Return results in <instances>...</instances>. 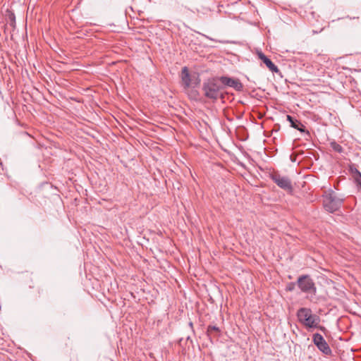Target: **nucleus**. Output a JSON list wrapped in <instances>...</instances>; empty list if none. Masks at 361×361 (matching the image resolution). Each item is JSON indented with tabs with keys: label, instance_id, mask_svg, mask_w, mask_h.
<instances>
[{
	"label": "nucleus",
	"instance_id": "obj_1",
	"mask_svg": "<svg viewBox=\"0 0 361 361\" xmlns=\"http://www.w3.org/2000/svg\"><path fill=\"white\" fill-rule=\"evenodd\" d=\"M203 94L207 99L216 101L224 97L223 84L219 77L208 79L202 85Z\"/></svg>",
	"mask_w": 361,
	"mask_h": 361
},
{
	"label": "nucleus",
	"instance_id": "obj_2",
	"mask_svg": "<svg viewBox=\"0 0 361 361\" xmlns=\"http://www.w3.org/2000/svg\"><path fill=\"white\" fill-rule=\"evenodd\" d=\"M296 315L298 322L307 329H315L319 325V317L312 314V311L310 308L300 307L297 311Z\"/></svg>",
	"mask_w": 361,
	"mask_h": 361
},
{
	"label": "nucleus",
	"instance_id": "obj_3",
	"mask_svg": "<svg viewBox=\"0 0 361 361\" xmlns=\"http://www.w3.org/2000/svg\"><path fill=\"white\" fill-rule=\"evenodd\" d=\"M343 200L338 197L336 192L329 190L326 191L323 195V205L324 209L331 213H333L341 207Z\"/></svg>",
	"mask_w": 361,
	"mask_h": 361
},
{
	"label": "nucleus",
	"instance_id": "obj_4",
	"mask_svg": "<svg viewBox=\"0 0 361 361\" xmlns=\"http://www.w3.org/2000/svg\"><path fill=\"white\" fill-rule=\"evenodd\" d=\"M297 284L302 292L305 293L316 294L317 288L309 275L300 276L297 281Z\"/></svg>",
	"mask_w": 361,
	"mask_h": 361
},
{
	"label": "nucleus",
	"instance_id": "obj_5",
	"mask_svg": "<svg viewBox=\"0 0 361 361\" xmlns=\"http://www.w3.org/2000/svg\"><path fill=\"white\" fill-rule=\"evenodd\" d=\"M271 179L281 189L291 191L293 189L290 178L287 176H281L279 173H274L270 176Z\"/></svg>",
	"mask_w": 361,
	"mask_h": 361
},
{
	"label": "nucleus",
	"instance_id": "obj_6",
	"mask_svg": "<svg viewBox=\"0 0 361 361\" xmlns=\"http://www.w3.org/2000/svg\"><path fill=\"white\" fill-rule=\"evenodd\" d=\"M219 79L221 80V84H223L224 90L225 89L226 87H231L234 88L237 91H240L243 87V84L238 79H235L227 76L219 77Z\"/></svg>",
	"mask_w": 361,
	"mask_h": 361
},
{
	"label": "nucleus",
	"instance_id": "obj_7",
	"mask_svg": "<svg viewBox=\"0 0 361 361\" xmlns=\"http://www.w3.org/2000/svg\"><path fill=\"white\" fill-rule=\"evenodd\" d=\"M286 118H287V121H289V123H290L291 127L298 130L301 133H305L307 134L308 135H310L309 131L305 130V126L302 123H301L299 121L294 118L293 117H292L290 115H287Z\"/></svg>",
	"mask_w": 361,
	"mask_h": 361
},
{
	"label": "nucleus",
	"instance_id": "obj_8",
	"mask_svg": "<svg viewBox=\"0 0 361 361\" xmlns=\"http://www.w3.org/2000/svg\"><path fill=\"white\" fill-rule=\"evenodd\" d=\"M181 79L185 88H188L191 85V78L186 66H184L181 71Z\"/></svg>",
	"mask_w": 361,
	"mask_h": 361
},
{
	"label": "nucleus",
	"instance_id": "obj_9",
	"mask_svg": "<svg viewBox=\"0 0 361 361\" xmlns=\"http://www.w3.org/2000/svg\"><path fill=\"white\" fill-rule=\"evenodd\" d=\"M317 347L320 351L326 355L331 354V350L326 341L317 345Z\"/></svg>",
	"mask_w": 361,
	"mask_h": 361
},
{
	"label": "nucleus",
	"instance_id": "obj_10",
	"mask_svg": "<svg viewBox=\"0 0 361 361\" xmlns=\"http://www.w3.org/2000/svg\"><path fill=\"white\" fill-rule=\"evenodd\" d=\"M262 61L271 71L274 73L279 72L278 67L267 56Z\"/></svg>",
	"mask_w": 361,
	"mask_h": 361
},
{
	"label": "nucleus",
	"instance_id": "obj_11",
	"mask_svg": "<svg viewBox=\"0 0 361 361\" xmlns=\"http://www.w3.org/2000/svg\"><path fill=\"white\" fill-rule=\"evenodd\" d=\"M312 338H313V342L316 346H317V345L322 343V342H324L325 341L324 337L318 333L314 334L313 335Z\"/></svg>",
	"mask_w": 361,
	"mask_h": 361
},
{
	"label": "nucleus",
	"instance_id": "obj_12",
	"mask_svg": "<svg viewBox=\"0 0 361 361\" xmlns=\"http://www.w3.org/2000/svg\"><path fill=\"white\" fill-rule=\"evenodd\" d=\"M331 147L336 152L341 153L343 152V147L338 144L336 142L334 141L330 143Z\"/></svg>",
	"mask_w": 361,
	"mask_h": 361
},
{
	"label": "nucleus",
	"instance_id": "obj_13",
	"mask_svg": "<svg viewBox=\"0 0 361 361\" xmlns=\"http://www.w3.org/2000/svg\"><path fill=\"white\" fill-rule=\"evenodd\" d=\"M356 171L357 177H355V180L361 190V173L358 170Z\"/></svg>",
	"mask_w": 361,
	"mask_h": 361
},
{
	"label": "nucleus",
	"instance_id": "obj_14",
	"mask_svg": "<svg viewBox=\"0 0 361 361\" xmlns=\"http://www.w3.org/2000/svg\"><path fill=\"white\" fill-rule=\"evenodd\" d=\"M212 331L219 332L220 329L216 326H212V325L208 326L207 331V334L209 336L210 335V334L212 333Z\"/></svg>",
	"mask_w": 361,
	"mask_h": 361
},
{
	"label": "nucleus",
	"instance_id": "obj_15",
	"mask_svg": "<svg viewBox=\"0 0 361 361\" xmlns=\"http://www.w3.org/2000/svg\"><path fill=\"white\" fill-rule=\"evenodd\" d=\"M258 56L262 61H263L267 57V56H265L262 52L258 53Z\"/></svg>",
	"mask_w": 361,
	"mask_h": 361
},
{
	"label": "nucleus",
	"instance_id": "obj_16",
	"mask_svg": "<svg viewBox=\"0 0 361 361\" xmlns=\"http://www.w3.org/2000/svg\"><path fill=\"white\" fill-rule=\"evenodd\" d=\"M357 170L355 167H350V171L353 173L355 174V177H357L356 171Z\"/></svg>",
	"mask_w": 361,
	"mask_h": 361
},
{
	"label": "nucleus",
	"instance_id": "obj_17",
	"mask_svg": "<svg viewBox=\"0 0 361 361\" xmlns=\"http://www.w3.org/2000/svg\"><path fill=\"white\" fill-rule=\"evenodd\" d=\"M288 290H293V287H288Z\"/></svg>",
	"mask_w": 361,
	"mask_h": 361
}]
</instances>
